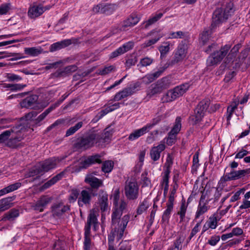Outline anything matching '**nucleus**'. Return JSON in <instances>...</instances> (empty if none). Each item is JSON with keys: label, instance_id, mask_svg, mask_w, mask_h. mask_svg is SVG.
I'll list each match as a JSON object with an SVG mask.
<instances>
[{"label": "nucleus", "instance_id": "a18cd8bd", "mask_svg": "<svg viewBox=\"0 0 250 250\" xmlns=\"http://www.w3.org/2000/svg\"><path fill=\"white\" fill-rule=\"evenodd\" d=\"M162 16L163 14L160 13L156 14L153 17L150 18L148 21H146V24L145 25V28H147L149 26L152 25L158 21L162 17Z\"/></svg>", "mask_w": 250, "mask_h": 250}, {"label": "nucleus", "instance_id": "b1692460", "mask_svg": "<svg viewBox=\"0 0 250 250\" xmlns=\"http://www.w3.org/2000/svg\"><path fill=\"white\" fill-rule=\"evenodd\" d=\"M136 86L134 85L133 87H128L125 88L123 91L117 93L114 96L113 100L114 101H119L125 98L132 95L134 93V90Z\"/></svg>", "mask_w": 250, "mask_h": 250}, {"label": "nucleus", "instance_id": "f3484780", "mask_svg": "<svg viewBox=\"0 0 250 250\" xmlns=\"http://www.w3.org/2000/svg\"><path fill=\"white\" fill-rule=\"evenodd\" d=\"M186 55V46L184 45H179L173 59L171 62V64L173 65L181 62L185 58Z\"/></svg>", "mask_w": 250, "mask_h": 250}, {"label": "nucleus", "instance_id": "a878e982", "mask_svg": "<svg viewBox=\"0 0 250 250\" xmlns=\"http://www.w3.org/2000/svg\"><path fill=\"white\" fill-rule=\"evenodd\" d=\"M119 107L120 103H115L113 104L108 106L107 108L100 111L95 116L94 120L96 121L99 120L108 113L119 108Z\"/></svg>", "mask_w": 250, "mask_h": 250}, {"label": "nucleus", "instance_id": "c03bdc74", "mask_svg": "<svg viewBox=\"0 0 250 250\" xmlns=\"http://www.w3.org/2000/svg\"><path fill=\"white\" fill-rule=\"evenodd\" d=\"M163 90L162 89L160 85H158L157 82L151 85V88L149 89L148 95L152 96L156 94L160 93Z\"/></svg>", "mask_w": 250, "mask_h": 250}, {"label": "nucleus", "instance_id": "09e8293b", "mask_svg": "<svg viewBox=\"0 0 250 250\" xmlns=\"http://www.w3.org/2000/svg\"><path fill=\"white\" fill-rule=\"evenodd\" d=\"M167 208L164 211L162 216V221L163 222L167 221L168 220L169 215L173 208V206H171V205H167Z\"/></svg>", "mask_w": 250, "mask_h": 250}, {"label": "nucleus", "instance_id": "39448f33", "mask_svg": "<svg viewBox=\"0 0 250 250\" xmlns=\"http://www.w3.org/2000/svg\"><path fill=\"white\" fill-rule=\"evenodd\" d=\"M98 220L97 218L96 212L93 209L90 211L88 215L87 223L84 228V250H90L91 239L90 238V227L93 226V229L96 230V228L98 226Z\"/></svg>", "mask_w": 250, "mask_h": 250}, {"label": "nucleus", "instance_id": "cd10ccee", "mask_svg": "<svg viewBox=\"0 0 250 250\" xmlns=\"http://www.w3.org/2000/svg\"><path fill=\"white\" fill-rule=\"evenodd\" d=\"M15 197H8L3 198L0 200V212L4 211L9 208L12 205V202L14 200Z\"/></svg>", "mask_w": 250, "mask_h": 250}, {"label": "nucleus", "instance_id": "5fc2aeb1", "mask_svg": "<svg viewBox=\"0 0 250 250\" xmlns=\"http://www.w3.org/2000/svg\"><path fill=\"white\" fill-rule=\"evenodd\" d=\"M214 188L213 187L209 188L207 190L205 189L200 198L204 197V200H206V198L208 199L210 197L211 193H214Z\"/></svg>", "mask_w": 250, "mask_h": 250}, {"label": "nucleus", "instance_id": "58836bf2", "mask_svg": "<svg viewBox=\"0 0 250 250\" xmlns=\"http://www.w3.org/2000/svg\"><path fill=\"white\" fill-rule=\"evenodd\" d=\"M19 215V211L17 209H12L7 213L5 214L2 220H11Z\"/></svg>", "mask_w": 250, "mask_h": 250}, {"label": "nucleus", "instance_id": "338daca9", "mask_svg": "<svg viewBox=\"0 0 250 250\" xmlns=\"http://www.w3.org/2000/svg\"><path fill=\"white\" fill-rule=\"evenodd\" d=\"M143 82L146 84H149L154 81L151 74L146 75L142 78Z\"/></svg>", "mask_w": 250, "mask_h": 250}, {"label": "nucleus", "instance_id": "72a5a7b5", "mask_svg": "<svg viewBox=\"0 0 250 250\" xmlns=\"http://www.w3.org/2000/svg\"><path fill=\"white\" fill-rule=\"evenodd\" d=\"M211 33L210 29H205L203 31L200 37V43L205 45L208 42Z\"/></svg>", "mask_w": 250, "mask_h": 250}, {"label": "nucleus", "instance_id": "20e7f679", "mask_svg": "<svg viewBox=\"0 0 250 250\" xmlns=\"http://www.w3.org/2000/svg\"><path fill=\"white\" fill-rule=\"evenodd\" d=\"M233 6V3L229 2L216 8L212 16V28L226 21L234 11Z\"/></svg>", "mask_w": 250, "mask_h": 250}, {"label": "nucleus", "instance_id": "79ce46f5", "mask_svg": "<svg viewBox=\"0 0 250 250\" xmlns=\"http://www.w3.org/2000/svg\"><path fill=\"white\" fill-rule=\"evenodd\" d=\"M238 102L234 101L232 102L231 104L227 108V120H229L231 117V116L235 110L237 108Z\"/></svg>", "mask_w": 250, "mask_h": 250}, {"label": "nucleus", "instance_id": "f257e3e1", "mask_svg": "<svg viewBox=\"0 0 250 250\" xmlns=\"http://www.w3.org/2000/svg\"><path fill=\"white\" fill-rule=\"evenodd\" d=\"M114 206L111 216L112 230L108 236V250H115L112 243L115 238L119 240L123 237L130 219L129 215H125L121 219L123 212L127 207V203L125 200H121Z\"/></svg>", "mask_w": 250, "mask_h": 250}, {"label": "nucleus", "instance_id": "6e6d98bb", "mask_svg": "<svg viewBox=\"0 0 250 250\" xmlns=\"http://www.w3.org/2000/svg\"><path fill=\"white\" fill-rule=\"evenodd\" d=\"M153 62V59L149 57H145L140 60L139 64L142 67H146L150 65Z\"/></svg>", "mask_w": 250, "mask_h": 250}, {"label": "nucleus", "instance_id": "9b49d317", "mask_svg": "<svg viewBox=\"0 0 250 250\" xmlns=\"http://www.w3.org/2000/svg\"><path fill=\"white\" fill-rule=\"evenodd\" d=\"M248 169H243L237 171L232 169L229 172L226 173L221 178V181L226 182L239 179L244 176L248 173Z\"/></svg>", "mask_w": 250, "mask_h": 250}, {"label": "nucleus", "instance_id": "13d9d810", "mask_svg": "<svg viewBox=\"0 0 250 250\" xmlns=\"http://www.w3.org/2000/svg\"><path fill=\"white\" fill-rule=\"evenodd\" d=\"M150 129H149V126H147L146 125L142 128L135 130V132L137 134V136L139 138L140 137L143 136L146 132H147Z\"/></svg>", "mask_w": 250, "mask_h": 250}, {"label": "nucleus", "instance_id": "473e14b6", "mask_svg": "<svg viewBox=\"0 0 250 250\" xmlns=\"http://www.w3.org/2000/svg\"><path fill=\"white\" fill-rule=\"evenodd\" d=\"M241 47V45L239 44H237L235 45L230 50L229 53V54L228 56L227 57V58L225 59V63L227 64H229L230 61L233 59L236 55L237 52L239 51L240 48Z\"/></svg>", "mask_w": 250, "mask_h": 250}, {"label": "nucleus", "instance_id": "7ed1b4c3", "mask_svg": "<svg viewBox=\"0 0 250 250\" xmlns=\"http://www.w3.org/2000/svg\"><path fill=\"white\" fill-rule=\"evenodd\" d=\"M26 128L23 125L18 124L9 130L0 134V143L7 141L6 145L11 148H16L17 144L23 139Z\"/></svg>", "mask_w": 250, "mask_h": 250}, {"label": "nucleus", "instance_id": "6e6552de", "mask_svg": "<svg viewBox=\"0 0 250 250\" xmlns=\"http://www.w3.org/2000/svg\"><path fill=\"white\" fill-rule=\"evenodd\" d=\"M230 48L229 45H226L222 47L219 51L214 52L207 59L208 65L212 66L219 63L227 55Z\"/></svg>", "mask_w": 250, "mask_h": 250}, {"label": "nucleus", "instance_id": "c9c22d12", "mask_svg": "<svg viewBox=\"0 0 250 250\" xmlns=\"http://www.w3.org/2000/svg\"><path fill=\"white\" fill-rule=\"evenodd\" d=\"M157 82L163 90L168 88L170 85V79L168 77H164Z\"/></svg>", "mask_w": 250, "mask_h": 250}, {"label": "nucleus", "instance_id": "bf43d9fd", "mask_svg": "<svg viewBox=\"0 0 250 250\" xmlns=\"http://www.w3.org/2000/svg\"><path fill=\"white\" fill-rule=\"evenodd\" d=\"M54 248L55 250H65V243L58 240L54 244Z\"/></svg>", "mask_w": 250, "mask_h": 250}, {"label": "nucleus", "instance_id": "4468645a", "mask_svg": "<svg viewBox=\"0 0 250 250\" xmlns=\"http://www.w3.org/2000/svg\"><path fill=\"white\" fill-rule=\"evenodd\" d=\"M248 60H249V58L246 59L245 56L243 55L241 59L240 58H238L235 60L232 59L229 64H226V65H228L229 67L235 69H239L241 66L242 69H246L248 66L246 62Z\"/></svg>", "mask_w": 250, "mask_h": 250}, {"label": "nucleus", "instance_id": "37998d69", "mask_svg": "<svg viewBox=\"0 0 250 250\" xmlns=\"http://www.w3.org/2000/svg\"><path fill=\"white\" fill-rule=\"evenodd\" d=\"M149 207V204L148 201L146 200H144L143 202H142L137 209V215H140L142 214L144 211H146V209Z\"/></svg>", "mask_w": 250, "mask_h": 250}, {"label": "nucleus", "instance_id": "7c9ffc66", "mask_svg": "<svg viewBox=\"0 0 250 250\" xmlns=\"http://www.w3.org/2000/svg\"><path fill=\"white\" fill-rule=\"evenodd\" d=\"M64 172L63 171L58 174L56 176H54L52 179L47 181L43 185L44 188H47L55 184L57 181L61 180L64 176Z\"/></svg>", "mask_w": 250, "mask_h": 250}, {"label": "nucleus", "instance_id": "052dcab7", "mask_svg": "<svg viewBox=\"0 0 250 250\" xmlns=\"http://www.w3.org/2000/svg\"><path fill=\"white\" fill-rule=\"evenodd\" d=\"M199 166V153L198 152H196L193 157L192 169L196 170Z\"/></svg>", "mask_w": 250, "mask_h": 250}, {"label": "nucleus", "instance_id": "8fccbe9b", "mask_svg": "<svg viewBox=\"0 0 250 250\" xmlns=\"http://www.w3.org/2000/svg\"><path fill=\"white\" fill-rule=\"evenodd\" d=\"M5 77L9 82H18L22 79L21 76L13 73H6Z\"/></svg>", "mask_w": 250, "mask_h": 250}, {"label": "nucleus", "instance_id": "423d86ee", "mask_svg": "<svg viewBox=\"0 0 250 250\" xmlns=\"http://www.w3.org/2000/svg\"><path fill=\"white\" fill-rule=\"evenodd\" d=\"M209 104L210 100L208 99L203 100L198 104L195 109L194 115L189 117L190 124L195 125L201 121Z\"/></svg>", "mask_w": 250, "mask_h": 250}, {"label": "nucleus", "instance_id": "412c9836", "mask_svg": "<svg viewBox=\"0 0 250 250\" xmlns=\"http://www.w3.org/2000/svg\"><path fill=\"white\" fill-rule=\"evenodd\" d=\"M84 181L91 186L90 188L95 190V189H98L103 185V181L101 180L98 179L92 175H87L85 178Z\"/></svg>", "mask_w": 250, "mask_h": 250}, {"label": "nucleus", "instance_id": "4be33fe9", "mask_svg": "<svg viewBox=\"0 0 250 250\" xmlns=\"http://www.w3.org/2000/svg\"><path fill=\"white\" fill-rule=\"evenodd\" d=\"M50 202V199L49 197L42 196L37 201L35 205L32 206V208L34 210L42 212Z\"/></svg>", "mask_w": 250, "mask_h": 250}, {"label": "nucleus", "instance_id": "69168bd1", "mask_svg": "<svg viewBox=\"0 0 250 250\" xmlns=\"http://www.w3.org/2000/svg\"><path fill=\"white\" fill-rule=\"evenodd\" d=\"M77 66L75 65H69L65 67L63 70L66 75L70 74L71 73L75 72L77 70Z\"/></svg>", "mask_w": 250, "mask_h": 250}, {"label": "nucleus", "instance_id": "2eb2a0df", "mask_svg": "<svg viewBox=\"0 0 250 250\" xmlns=\"http://www.w3.org/2000/svg\"><path fill=\"white\" fill-rule=\"evenodd\" d=\"M204 198L202 197L200 199L196 212L195 219L199 218L200 216L205 213L210 208V206L208 205V204L211 199L204 200Z\"/></svg>", "mask_w": 250, "mask_h": 250}, {"label": "nucleus", "instance_id": "0e129e2a", "mask_svg": "<svg viewBox=\"0 0 250 250\" xmlns=\"http://www.w3.org/2000/svg\"><path fill=\"white\" fill-rule=\"evenodd\" d=\"M10 9V4L5 3L0 6V15L6 14Z\"/></svg>", "mask_w": 250, "mask_h": 250}, {"label": "nucleus", "instance_id": "bb28decb", "mask_svg": "<svg viewBox=\"0 0 250 250\" xmlns=\"http://www.w3.org/2000/svg\"><path fill=\"white\" fill-rule=\"evenodd\" d=\"M72 43V41L70 39L64 40L62 41L56 42L52 44L50 47V51L54 52L61 49L66 47Z\"/></svg>", "mask_w": 250, "mask_h": 250}, {"label": "nucleus", "instance_id": "de8ad7c7", "mask_svg": "<svg viewBox=\"0 0 250 250\" xmlns=\"http://www.w3.org/2000/svg\"><path fill=\"white\" fill-rule=\"evenodd\" d=\"M115 70V67L113 65L105 66L103 69H100L99 70V74L101 75H105L109 73L110 72L114 71Z\"/></svg>", "mask_w": 250, "mask_h": 250}, {"label": "nucleus", "instance_id": "a211bd4d", "mask_svg": "<svg viewBox=\"0 0 250 250\" xmlns=\"http://www.w3.org/2000/svg\"><path fill=\"white\" fill-rule=\"evenodd\" d=\"M140 21V18L136 14H131L126 20L124 21L120 30L125 31L126 28L132 27Z\"/></svg>", "mask_w": 250, "mask_h": 250}, {"label": "nucleus", "instance_id": "dca6fc26", "mask_svg": "<svg viewBox=\"0 0 250 250\" xmlns=\"http://www.w3.org/2000/svg\"><path fill=\"white\" fill-rule=\"evenodd\" d=\"M52 210L54 215L60 216L70 210V206L62 202L57 203L52 207Z\"/></svg>", "mask_w": 250, "mask_h": 250}, {"label": "nucleus", "instance_id": "4d7b16f0", "mask_svg": "<svg viewBox=\"0 0 250 250\" xmlns=\"http://www.w3.org/2000/svg\"><path fill=\"white\" fill-rule=\"evenodd\" d=\"M182 240L180 237L178 238L174 242V244L172 247H171L169 250H182Z\"/></svg>", "mask_w": 250, "mask_h": 250}, {"label": "nucleus", "instance_id": "4c0bfd02", "mask_svg": "<svg viewBox=\"0 0 250 250\" xmlns=\"http://www.w3.org/2000/svg\"><path fill=\"white\" fill-rule=\"evenodd\" d=\"M79 195H80V191L76 189L73 188L70 191V195L68 197V201L70 203L75 202L77 199H78Z\"/></svg>", "mask_w": 250, "mask_h": 250}, {"label": "nucleus", "instance_id": "603ef678", "mask_svg": "<svg viewBox=\"0 0 250 250\" xmlns=\"http://www.w3.org/2000/svg\"><path fill=\"white\" fill-rule=\"evenodd\" d=\"M138 59L136 56H131L130 58L126 60L125 62V66L127 68H130L131 66L134 65L137 62Z\"/></svg>", "mask_w": 250, "mask_h": 250}, {"label": "nucleus", "instance_id": "3c124183", "mask_svg": "<svg viewBox=\"0 0 250 250\" xmlns=\"http://www.w3.org/2000/svg\"><path fill=\"white\" fill-rule=\"evenodd\" d=\"M170 171H168V170H164V176L163 177V180L161 182V186L163 187L164 186H167L168 185L169 182V173Z\"/></svg>", "mask_w": 250, "mask_h": 250}, {"label": "nucleus", "instance_id": "680f3d73", "mask_svg": "<svg viewBox=\"0 0 250 250\" xmlns=\"http://www.w3.org/2000/svg\"><path fill=\"white\" fill-rule=\"evenodd\" d=\"M167 67V66L166 65L165 66L160 67L157 71L153 73H152L151 74L153 76V78H154V80H155V79L159 77Z\"/></svg>", "mask_w": 250, "mask_h": 250}, {"label": "nucleus", "instance_id": "c756f323", "mask_svg": "<svg viewBox=\"0 0 250 250\" xmlns=\"http://www.w3.org/2000/svg\"><path fill=\"white\" fill-rule=\"evenodd\" d=\"M43 51V49L41 47H27L24 48V53L25 54L35 57L41 54Z\"/></svg>", "mask_w": 250, "mask_h": 250}, {"label": "nucleus", "instance_id": "49530a36", "mask_svg": "<svg viewBox=\"0 0 250 250\" xmlns=\"http://www.w3.org/2000/svg\"><path fill=\"white\" fill-rule=\"evenodd\" d=\"M43 173L41 169L40 166L35 167L30 170L28 173L29 177H33L36 175H43Z\"/></svg>", "mask_w": 250, "mask_h": 250}, {"label": "nucleus", "instance_id": "ea45409f", "mask_svg": "<svg viewBox=\"0 0 250 250\" xmlns=\"http://www.w3.org/2000/svg\"><path fill=\"white\" fill-rule=\"evenodd\" d=\"M114 167V163L112 161H106L102 165V171L105 173L110 172Z\"/></svg>", "mask_w": 250, "mask_h": 250}, {"label": "nucleus", "instance_id": "774afa93", "mask_svg": "<svg viewBox=\"0 0 250 250\" xmlns=\"http://www.w3.org/2000/svg\"><path fill=\"white\" fill-rule=\"evenodd\" d=\"M131 246L128 241H124L121 243L119 250H131Z\"/></svg>", "mask_w": 250, "mask_h": 250}, {"label": "nucleus", "instance_id": "393cba45", "mask_svg": "<svg viewBox=\"0 0 250 250\" xmlns=\"http://www.w3.org/2000/svg\"><path fill=\"white\" fill-rule=\"evenodd\" d=\"M43 12L44 8L42 5H33L29 9L28 15L30 18L34 19L40 16Z\"/></svg>", "mask_w": 250, "mask_h": 250}, {"label": "nucleus", "instance_id": "6ab92c4d", "mask_svg": "<svg viewBox=\"0 0 250 250\" xmlns=\"http://www.w3.org/2000/svg\"><path fill=\"white\" fill-rule=\"evenodd\" d=\"M134 43L132 42H129L125 44H124L122 46L118 48L115 51L113 52L110 56V58H114L118 57L119 55L123 54L125 52L131 49L133 47Z\"/></svg>", "mask_w": 250, "mask_h": 250}, {"label": "nucleus", "instance_id": "0eeeda50", "mask_svg": "<svg viewBox=\"0 0 250 250\" xmlns=\"http://www.w3.org/2000/svg\"><path fill=\"white\" fill-rule=\"evenodd\" d=\"M124 192L127 199L136 200L139 195V186L134 179L127 180L125 184Z\"/></svg>", "mask_w": 250, "mask_h": 250}, {"label": "nucleus", "instance_id": "f8f14e48", "mask_svg": "<svg viewBox=\"0 0 250 250\" xmlns=\"http://www.w3.org/2000/svg\"><path fill=\"white\" fill-rule=\"evenodd\" d=\"M38 96L32 95L24 99L20 103L22 108L35 109L38 107Z\"/></svg>", "mask_w": 250, "mask_h": 250}, {"label": "nucleus", "instance_id": "c85d7f7f", "mask_svg": "<svg viewBox=\"0 0 250 250\" xmlns=\"http://www.w3.org/2000/svg\"><path fill=\"white\" fill-rule=\"evenodd\" d=\"M163 107H160L159 111L156 114V116L152 120L151 123L146 125L147 126H149V129H150L153 126L157 125L160 121L166 117L165 115L161 113L163 111Z\"/></svg>", "mask_w": 250, "mask_h": 250}, {"label": "nucleus", "instance_id": "2f4dec72", "mask_svg": "<svg viewBox=\"0 0 250 250\" xmlns=\"http://www.w3.org/2000/svg\"><path fill=\"white\" fill-rule=\"evenodd\" d=\"M107 194L106 193H103L102 195H100L99 202L100 204V207L102 211L104 212L107 209L108 204H107Z\"/></svg>", "mask_w": 250, "mask_h": 250}, {"label": "nucleus", "instance_id": "e2e57ef3", "mask_svg": "<svg viewBox=\"0 0 250 250\" xmlns=\"http://www.w3.org/2000/svg\"><path fill=\"white\" fill-rule=\"evenodd\" d=\"M176 135L173 134L168 133V136L167 139V144L169 146H171L176 142Z\"/></svg>", "mask_w": 250, "mask_h": 250}, {"label": "nucleus", "instance_id": "e433bc0d", "mask_svg": "<svg viewBox=\"0 0 250 250\" xmlns=\"http://www.w3.org/2000/svg\"><path fill=\"white\" fill-rule=\"evenodd\" d=\"M83 122H79L77 124H76L74 126L70 127L67 130L65 134V136L68 137L73 134L80 128H81L83 126Z\"/></svg>", "mask_w": 250, "mask_h": 250}, {"label": "nucleus", "instance_id": "f704fd0d", "mask_svg": "<svg viewBox=\"0 0 250 250\" xmlns=\"http://www.w3.org/2000/svg\"><path fill=\"white\" fill-rule=\"evenodd\" d=\"M188 206V204L186 203L185 201H182L180 210L177 212V214L180 216L181 222L184 220Z\"/></svg>", "mask_w": 250, "mask_h": 250}, {"label": "nucleus", "instance_id": "9d476101", "mask_svg": "<svg viewBox=\"0 0 250 250\" xmlns=\"http://www.w3.org/2000/svg\"><path fill=\"white\" fill-rule=\"evenodd\" d=\"M189 87V85L187 83L177 86L173 89L169 90L167 93V96L170 97V101L174 100L182 96L188 89Z\"/></svg>", "mask_w": 250, "mask_h": 250}, {"label": "nucleus", "instance_id": "aec40b11", "mask_svg": "<svg viewBox=\"0 0 250 250\" xmlns=\"http://www.w3.org/2000/svg\"><path fill=\"white\" fill-rule=\"evenodd\" d=\"M101 157V156L98 154L90 156L81 163L80 167L81 168H86L92 164H101L102 162Z\"/></svg>", "mask_w": 250, "mask_h": 250}, {"label": "nucleus", "instance_id": "864d4df0", "mask_svg": "<svg viewBox=\"0 0 250 250\" xmlns=\"http://www.w3.org/2000/svg\"><path fill=\"white\" fill-rule=\"evenodd\" d=\"M172 164H173V157L170 154H168L167 155L166 162L165 165V169L164 170H168V171H170V167H171Z\"/></svg>", "mask_w": 250, "mask_h": 250}, {"label": "nucleus", "instance_id": "1a4fd4ad", "mask_svg": "<svg viewBox=\"0 0 250 250\" xmlns=\"http://www.w3.org/2000/svg\"><path fill=\"white\" fill-rule=\"evenodd\" d=\"M97 195V191L91 188H87L83 190L80 192L78 200V205L80 207H83V205H89L92 197Z\"/></svg>", "mask_w": 250, "mask_h": 250}, {"label": "nucleus", "instance_id": "5701e85b", "mask_svg": "<svg viewBox=\"0 0 250 250\" xmlns=\"http://www.w3.org/2000/svg\"><path fill=\"white\" fill-rule=\"evenodd\" d=\"M165 149V145L161 144L156 146H153L150 151V156L154 161L158 160L160 157L161 153Z\"/></svg>", "mask_w": 250, "mask_h": 250}, {"label": "nucleus", "instance_id": "a19ab883", "mask_svg": "<svg viewBox=\"0 0 250 250\" xmlns=\"http://www.w3.org/2000/svg\"><path fill=\"white\" fill-rule=\"evenodd\" d=\"M181 118L179 117H177L176 119V121H175V124L174 125L172 129H171V130L169 133L176 135L181 129Z\"/></svg>", "mask_w": 250, "mask_h": 250}, {"label": "nucleus", "instance_id": "ddd939ff", "mask_svg": "<svg viewBox=\"0 0 250 250\" xmlns=\"http://www.w3.org/2000/svg\"><path fill=\"white\" fill-rule=\"evenodd\" d=\"M60 161L61 160L59 158L53 157L45 160L40 165V166L44 174L45 172L55 168Z\"/></svg>", "mask_w": 250, "mask_h": 250}, {"label": "nucleus", "instance_id": "f03ea898", "mask_svg": "<svg viewBox=\"0 0 250 250\" xmlns=\"http://www.w3.org/2000/svg\"><path fill=\"white\" fill-rule=\"evenodd\" d=\"M112 134L106 131L104 133L92 131L87 134L85 136L77 140L74 145L76 150H85L92 147L96 144L102 146L103 144L108 143Z\"/></svg>", "mask_w": 250, "mask_h": 250}]
</instances>
